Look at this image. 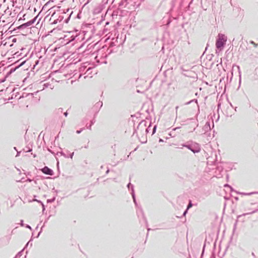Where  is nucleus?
I'll return each mask as SVG.
<instances>
[{"instance_id":"obj_8","label":"nucleus","mask_w":258,"mask_h":258,"mask_svg":"<svg viewBox=\"0 0 258 258\" xmlns=\"http://www.w3.org/2000/svg\"><path fill=\"white\" fill-rule=\"evenodd\" d=\"M192 151L194 153H195V151L192 150Z\"/></svg>"},{"instance_id":"obj_4","label":"nucleus","mask_w":258,"mask_h":258,"mask_svg":"<svg viewBox=\"0 0 258 258\" xmlns=\"http://www.w3.org/2000/svg\"><path fill=\"white\" fill-rule=\"evenodd\" d=\"M250 43L252 44L255 47H256L258 46V44L255 43L254 42L252 41H250Z\"/></svg>"},{"instance_id":"obj_3","label":"nucleus","mask_w":258,"mask_h":258,"mask_svg":"<svg viewBox=\"0 0 258 258\" xmlns=\"http://www.w3.org/2000/svg\"><path fill=\"white\" fill-rule=\"evenodd\" d=\"M34 20H35V19L32 21H29V22H27V23H26L25 25H26V26H30L34 23Z\"/></svg>"},{"instance_id":"obj_6","label":"nucleus","mask_w":258,"mask_h":258,"mask_svg":"<svg viewBox=\"0 0 258 258\" xmlns=\"http://www.w3.org/2000/svg\"><path fill=\"white\" fill-rule=\"evenodd\" d=\"M155 127L154 128V132H155Z\"/></svg>"},{"instance_id":"obj_5","label":"nucleus","mask_w":258,"mask_h":258,"mask_svg":"<svg viewBox=\"0 0 258 258\" xmlns=\"http://www.w3.org/2000/svg\"><path fill=\"white\" fill-rule=\"evenodd\" d=\"M192 204H191V202H189V204H188V206H187V209H189L190 208H191V207H192Z\"/></svg>"},{"instance_id":"obj_1","label":"nucleus","mask_w":258,"mask_h":258,"mask_svg":"<svg viewBox=\"0 0 258 258\" xmlns=\"http://www.w3.org/2000/svg\"><path fill=\"white\" fill-rule=\"evenodd\" d=\"M227 41V37L223 34H219L218 35V39L216 41V45L218 49H221V48L225 44Z\"/></svg>"},{"instance_id":"obj_7","label":"nucleus","mask_w":258,"mask_h":258,"mask_svg":"<svg viewBox=\"0 0 258 258\" xmlns=\"http://www.w3.org/2000/svg\"><path fill=\"white\" fill-rule=\"evenodd\" d=\"M77 133H80V131H77Z\"/></svg>"},{"instance_id":"obj_2","label":"nucleus","mask_w":258,"mask_h":258,"mask_svg":"<svg viewBox=\"0 0 258 258\" xmlns=\"http://www.w3.org/2000/svg\"><path fill=\"white\" fill-rule=\"evenodd\" d=\"M41 170L42 172L44 173V174L50 175H52L53 174V171L46 166L42 168Z\"/></svg>"}]
</instances>
